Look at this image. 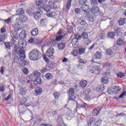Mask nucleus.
Listing matches in <instances>:
<instances>
[{
    "mask_svg": "<svg viewBox=\"0 0 126 126\" xmlns=\"http://www.w3.org/2000/svg\"><path fill=\"white\" fill-rule=\"evenodd\" d=\"M13 17L16 19V22H17V23H19V22L25 23V22L28 20V17L26 15H22L21 16L19 15H15Z\"/></svg>",
    "mask_w": 126,
    "mask_h": 126,
    "instance_id": "4",
    "label": "nucleus"
},
{
    "mask_svg": "<svg viewBox=\"0 0 126 126\" xmlns=\"http://www.w3.org/2000/svg\"><path fill=\"white\" fill-rule=\"evenodd\" d=\"M95 19H96V16L95 15L93 14H89L88 15V20L90 22H93V21H95Z\"/></svg>",
    "mask_w": 126,
    "mask_h": 126,
    "instance_id": "13",
    "label": "nucleus"
},
{
    "mask_svg": "<svg viewBox=\"0 0 126 126\" xmlns=\"http://www.w3.org/2000/svg\"><path fill=\"white\" fill-rule=\"evenodd\" d=\"M49 70V69H47V68H43L42 70H41V72L42 73H44L45 72H47V71H48Z\"/></svg>",
    "mask_w": 126,
    "mask_h": 126,
    "instance_id": "63",
    "label": "nucleus"
},
{
    "mask_svg": "<svg viewBox=\"0 0 126 126\" xmlns=\"http://www.w3.org/2000/svg\"><path fill=\"white\" fill-rule=\"evenodd\" d=\"M17 63H19L20 66L22 67L24 66V65H28V64H29V62L24 61V59H23L22 60H19Z\"/></svg>",
    "mask_w": 126,
    "mask_h": 126,
    "instance_id": "12",
    "label": "nucleus"
},
{
    "mask_svg": "<svg viewBox=\"0 0 126 126\" xmlns=\"http://www.w3.org/2000/svg\"><path fill=\"white\" fill-rule=\"evenodd\" d=\"M80 4H83V3H87V0H79Z\"/></svg>",
    "mask_w": 126,
    "mask_h": 126,
    "instance_id": "55",
    "label": "nucleus"
},
{
    "mask_svg": "<svg viewBox=\"0 0 126 126\" xmlns=\"http://www.w3.org/2000/svg\"><path fill=\"white\" fill-rule=\"evenodd\" d=\"M98 113L99 112L98 111V110H97V109H94L93 112V116L94 117H96V116L98 115Z\"/></svg>",
    "mask_w": 126,
    "mask_h": 126,
    "instance_id": "47",
    "label": "nucleus"
},
{
    "mask_svg": "<svg viewBox=\"0 0 126 126\" xmlns=\"http://www.w3.org/2000/svg\"><path fill=\"white\" fill-rule=\"evenodd\" d=\"M117 44L118 45V46H123L124 44H125V42H124V40L123 39H119L117 41Z\"/></svg>",
    "mask_w": 126,
    "mask_h": 126,
    "instance_id": "38",
    "label": "nucleus"
},
{
    "mask_svg": "<svg viewBox=\"0 0 126 126\" xmlns=\"http://www.w3.org/2000/svg\"><path fill=\"white\" fill-rule=\"evenodd\" d=\"M71 55L74 56V57H77L78 55V50H77V48L71 52Z\"/></svg>",
    "mask_w": 126,
    "mask_h": 126,
    "instance_id": "31",
    "label": "nucleus"
},
{
    "mask_svg": "<svg viewBox=\"0 0 126 126\" xmlns=\"http://www.w3.org/2000/svg\"><path fill=\"white\" fill-rule=\"evenodd\" d=\"M107 37L109 39H113L115 37V33L114 32H110L107 34Z\"/></svg>",
    "mask_w": 126,
    "mask_h": 126,
    "instance_id": "32",
    "label": "nucleus"
},
{
    "mask_svg": "<svg viewBox=\"0 0 126 126\" xmlns=\"http://www.w3.org/2000/svg\"><path fill=\"white\" fill-rule=\"evenodd\" d=\"M33 75L34 77L37 78V77H39L41 75V73L38 72V71H35L33 73Z\"/></svg>",
    "mask_w": 126,
    "mask_h": 126,
    "instance_id": "42",
    "label": "nucleus"
},
{
    "mask_svg": "<svg viewBox=\"0 0 126 126\" xmlns=\"http://www.w3.org/2000/svg\"><path fill=\"white\" fill-rule=\"evenodd\" d=\"M5 38H6V35H0V43H3V42H4V39H5Z\"/></svg>",
    "mask_w": 126,
    "mask_h": 126,
    "instance_id": "40",
    "label": "nucleus"
},
{
    "mask_svg": "<svg viewBox=\"0 0 126 126\" xmlns=\"http://www.w3.org/2000/svg\"><path fill=\"white\" fill-rule=\"evenodd\" d=\"M54 54H55V49L54 48H50L47 50L46 52V56L49 58H52Z\"/></svg>",
    "mask_w": 126,
    "mask_h": 126,
    "instance_id": "10",
    "label": "nucleus"
},
{
    "mask_svg": "<svg viewBox=\"0 0 126 126\" xmlns=\"http://www.w3.org/2000/svg\"><path fill=\"white\" fill-rule=\"evenodd\" d=\"M77 105V107H76V110H78L80 109V108H86L87 107V104L84 103L83 101H81V100H79L77 102H75Z\"/></svg>",
    "mask_w": 126,
    "mask_h": 126,
    "instance_id": "8",
    "label": "nucleus"
},
{
    "mask_svg": "<svg viewBox=\"0 0 126 126\" xmlns=\"http://www.w3.org/2000/svg\"><path fill=\"white\" fill-rule=\"evenodd\" d=\"M84 41H85V44H86L87 45H89V44L91 43V41L89 38H86L84 39Z\"/></svg>",
    "mask_w": 126,
    "mask_h": 126,
    "instance_id": "50",
    "label": "nucleus"
},
{
    "mask_svg": "<svg viewBox=\"0 0 126 126\" xmlns=\"http://www.w3.org/2000/svg\"><path fill=\"white\" fill-rule=\"evenodd\" d=\"M26 41L25 40L21 39L19 40L18 46L15 45L14 47V53L16 55L14 59V63H18L19 61L24 60L26 56H25V52L23 50V48L26 47Z\"/></svg>",
    "mask_w": 126,
    "mask_h": 126,
    "instance_id": "1",
    "label": "nucleus"
},
{
    "mask_svg": "<svg viewBox=\"0 0 126 126\" xmlns=\"http://www.w3.org/2000/svg\"><path fill=\"white\" fill-rule=\"evenodd\" d=\"M80 24L83 26L87 25V23L86 22V20L85 19H83L81 20Z\"/></svg>",
    "mask_w": 126,
    "mask_h": 126,
    "instance_id": "39",
    "label": "nucleus"
},
{
    "mask_svg": "<svg viewBox=\"0 0 126 126\" xmlns=\"http://www.w3.org/2000/svg\"><path fill=\"white\" fill-rule=\"evenodd\" d=\"M13 26L16 31H19V30H21V28L20 27V25H19V24H14Z\"/></svg>",
    "mask_w": 126,
    "mask_h": 126,
    "instance_id": "26",
    "label": "nucleus"
},
{
    "mask_svg": "<svg viewBox=\"0 0 126 126\" xmlns=\"http://www.w3.org/2000/svg\"><path fill=\"white\" fill-rule=\"evenodd\" d=\"M91 12L93 14H95L99 12V8L97 6H94L91 9Z\"/></svg>",
    "mask_w": 126,
    "mask_h": 126,
    "instance_id": "18",
    "label": "nucleus"
},
{
    "mask_svg": "<svg viewBox=\"0 0 126 126\" xmlns=\"http://www.w3.org/2000/svg\"><path fill=\"white\" fill-rule=\"evenodd\" d=\"M23 73H24V74H28V73H29V70H28V69L26 67H24L23 69Z\"/></svg>",
    "mask_w": 126,
    "mask_h": 126,
    "instance_id": "44",
    "label": "nucleus"
},
{
    "mask_svg": "<svg viewBox=\"0 0 126 126\" xmlns=\"http://www.w3.org/2000/svg\"><path fill=\"white\" fill-rule=\"evenodd\" d=\"M19 36L21 39H25L26 38V32L25 30L22 31V32L19 34Z\"/></svg>",
    "mask_w": 126,
    "mask_h": 126,
    "instance_id": "20",
    "label": "nucleus"
},
{
    "mask_svg": "<svg viewBox=\"0 0 126 126\" xmlns=\"http://www.w3.org/2000/svg\"><path fill=\"white\" fill-rule=\"evenodd\" d=\"M41 81L42 79H41V78L38 77L33 82L35 85H37V84H41Z\"/></svg>",
    "mask_w": 126,
    "mask_h": 126,
    "instance_id": "29",
    "label": "nucleus"
},
{
    "mask_svg": "<svg viewBox=\"0 0 126 126\" xmlns=\"http://www.w3.org/2000/svg\"><path fill=\"white\" fill-rule=\"evenodd\" d=\"M4 68H5L3 66L1 67V68H0V72L2 74V75H4L3 72H4Z\"/></svg>",
    "mask_w": 126,
    "mask_h": 126,
    "instance_id": "60",
    "label": "nucleus"
},
{
    "mask_svg": "<svg viewBox=\"0 0 126 126\" xmlns=\"http://www.w3.org/2000/svg\"><path fill=\"white\" fill-rule=\"evenodd\" d=\"M42 92H43V90L42 89V88H40V87L36 88L35 90V96H38V95H41Z\"/></svg>",
    "mask_w": 126,
    "mask_h": 126,
    "instance_id": "14",
    "label": "nucleus"
},
{
    "mask_svg": "<svg viewBox=\"0 0 126 126\" xmlns=\"http://www.w3.org/2000/svg\"><path fill=\"white\" fill-rule=\"evenodd\" d=\"M63 30H60L59 32H57L56 40V41H61L63 39Z\"/></svg>",
    "mask_w": 126,
    "mask_h": 126,
    "instance_id": "11",
    "label": "nucleus"
},
{
    "mask_svg": "<svg viewBox=\"0 0 126 126\" xmlns=\"http://www.w3.org/2000/svg\"><path fill=\"white\" fill-rule=\"evenodd\" d=\"M79 36V35L78 34H75L74 35L75 38L72 39L71 44L72 45L73 48H77V47H78V41H77V39H78Z\"/></svg>",
    "mask_w": 126,
    "mask_h": 126,
    "instance_id": "9",
    "label": "nucleus"
},
{
    "mask_svg": "<svg viewBox=\"0 0 126 126\" xmlns=\"http://www.w3.org/2000/svg\"><path fill=\"white\" fill-rule=\"evenodd\" d=\"M81 8L82 10L85 11V12H87V10H89V6L88 5H86L85 4H82L81 6Z\"/></svg>",
    "mask_w": 126,
    "mask_h": 126,
    "instance_id": "19",
    "label": "nucleus"
},
{
    "mask_svg": "<svg viewBox=\"0 0 126 126\" xmlns=\"http://www.w3.org/2000/svg\"><path fill=\"white\" fill-rule=\"evenodd\" d=\"M96 90L97 92H102V91H104V87L98 86L96 88Z\"/></svg>",
    "mask_w": 126,
    "mask_h": 126,
    "instance_id": "34",
    "label": "nucleus"
},
{
    "mask_svg": "<svg viewBox=\"0 0 126 126\" xmlns=\"http://www.w3.org/2000/svg\"><path fill=\"white\" fill-rule=\"evenodd\" d=\"M29 57L31 61H38L42 57L41 52L38 49H33L31 51L29 54Z\"/></svg>",
    "mask_w": 126,
    "mask_h": 126,
    "instance_id": "3",
    "label": "nucleus"
},
{
    "mask_svg": "<svg viewBox=\"0 0 126 126\" xmlns=\"http://www.w3.org/2000/svg\"><path fill=\"white\" fill-rule=\"evenodd\" d=\"M121 90H122V89L119 86L114 87L111 90H108V93L110 95H112V94H118L121 92Z\"/></svg>",
    "mask_w": 126,
    "mask_h": 126,
    "instance_id": "7",
    "label": "nucleus"
},
{
    "mask_svg": "<svg viewBox=\"0 0 126 126\" xmlns=\"http://www.w3.org/2000/svg\"><path fill=\"white\" fill-rule=\"evenodd\" d=\"M37 6H38L39 9H44L46 12H49L51 8H56L57 6L54 1H50L48 4L46 5L45 3H43L42 0H37L36 2Z\"/></svg>",
    "mask_w": 126,
    "mask_h": 126,
    "instance_id": "2",
    "label": "nucleus"
},
{
    "mask_svg": "<svg viewBox=\"0 0 126 126\" xmlns=\"http://www.w3.org/2000/svg\"><path fill=\"white\" fill-rule=\"evenodd\" d=\"M17 12L18 13V14H16V15H21V14L24 13V10H23V9L22 8H20L17 10Z\"/></svg>",
    "mask_w": 126,
    "mask_h": 126,
    "instance_id": "36",
    "label": "nucleus"
},
{
    "mask_svg": "<svg viewBox=\"0 0 126 126\" xmlns=\"http://www.w3.org/2000/svg\"><path fill=\"white\" fill-rule=\"evenodd\" d=\"M54 66V65H53L52 63H50V64H48L47 65V67H48L49 68H53V67Z\"/></svg>",
    "mask_w": 126,
    "mask_h": 126,
    "instance_id": "64",
    "label": "nucleus"
},
{
    "mask_svg": "<svg viewBox=\"0 0 126 126\" xmlns=\"http://www.w3.org/2000/svg\"><path fill=\"white\" fill-rule=\"evenodd\" d=\"M78 62L80 63H87V61L81 58L78 59Z\"/></svg>",
    "mask_w": 126,
    "mask_h": 126,
    "instance_id": "45",
    "label": "nucleus"
},
{
    "mask_svg": "<svg viewBox=\"0 0 126 126\" xmlns=\"http://www.w3.org/2000/svg\"><path fill=\"white\" fill-rule=\"evenodd\" d=\"M26 92H27V90H26L25 88H22L20 90L19 93L21 95H22V96H24V95L26 94Z\"/></svg>",
    "mask_w": 126,
    "mask_h": 126,
    "instance_id": "23",
    "label": "nucleus"
},
{
    "mask_svg": "<svg viewBox=\"0 0 126 126\" xmlns=\"http://www.w3.org/2000/svg\"><path fill=\"white\" fill-rule=\"evenodd\" d=\"M47 16L48 17H54V16H56V14L55 12H50V13H46Z\"/></svg>",
    "mask_w": 126,
    "mask_h": 126,
    "instance_id": "35",
    "label": "nucleus"
},
{
    "mask_svg": "<svg viewBox=\"0 0 126 126\" xmlns=\"http://www.w3.org/2000/svg\"><path fill=\"white\" fill-rule=\"evenodd\" d=\"M31 33L32 36H37V35H38L39 33V32H38V29H34L32 31Z\"/></svg>",
    "mask_w": 126,
    "mask_h": 126,
    "instance_id": "28",
    "label": "nucleus"
},
{
    "mask_svg": "<svg viewBox=\"0 0 126 126\" xmlns=\"http://www.w3.org/2000/svg\"><path fill=\"white\" fill-rule=\"evenodd\" d=\"M101 82L103 84H108L109 83V78L104 77L101 79Z\"/></svg>",
    "mask_w": 126,
    "mask_h": 126,
    "instance_id": "22",
    "label": "nucleus"
},
{
    "mask_svg": "<svg viewBox=\"0 0 126 126\" xmlns=\"http://www.w3.org/2000/svg\"><path fill=\"white\" fill-rule=\"evenodd\" d=\"M4 22L6 23V24H9L10 22H11V18H9L7 19L3 20Z\"/></svg>",
    "mask_w": 126,
    "mask_h": 126,
    "instance_id": "46",
    "label": "nucleus"
},
{
    "mask_svg": "<svg viewBox=\"0 0 126 126\" xmlns=\"http://www.w3.org/2000/svg\"><path fill=\"white\" fill-rule=\"evenodd\" d=\"M27 102H28V99L26 97H23L21 100L22 104H24V103H27Z\"/></svg>",
    "mask_w": 126,
    "mask_h": 126,
    "instance_id": "49",
    "label": "nucleus"
},
{
    "mask_svg": "<svg viewBox=\"0 0 126 126\" xmlns=\"http://www.w3.org/2000/svg\"><path fill=\"white\" fill-rule=\"evenodd\" d=\"M54 97L55 99H58L60 97V93H56L54 94Z\"/></svg>",
    "mask_w": 126,
    "mask_h": 126,
    "instance_id": "54",
    "label": "nucleus"
},
{
    "mask_svg": "<svg viewBox=\"0 0 126 126\" xmlns=\"http://www.w3.org/2000/svg\"><path fill=\"white\" fill-rule=\"evenodd\" d=\"M95 119L94 118H91L88 121V126H90L92 124V123H94L95 122Z\"/></svg>",
    "mask_w": 126,
    "mask_h": 126,
    "instance_id": "37",
    "label": "nucleus"
},
{
    "mask_svg": "<svg viewBox=\"0 0 126 126\" xmlns=\"http://www.w3.org/2000/svg\"><path fill=\"white\" fill-rule=\"evenodd\" d=\"M77 49L79 55H84V54H85L86 50L84 47H79Z\"/></svg>",
    "mask_w": 126,
    "mask_h": 126,
    "instance_id": "15",
    "label": "nucleus"
},
{
    "mask_svg": "<svg viewBox=\"0 0 126 126\" xmlns=\"http://www.w3.org/2000/svg\"><path fill=\"white\" fill-rule=\"evenodd\" d=\"M19 112L20 114H23V113H24V112H25V110H24V108L21 107V108H19Z\"/></svg>",
    "mask_w": 126,
    "mask_h": 126,
    "instance_id": "52",
    "label": "nucleus"
},
{
    "mask_svg": "<svg viewBox=\"0 0 126 126\" xmlns=\"http://www.w3.org/2000/svg\"><path fill=\"white\" fill-rule=\"evenodd\" d=\"M121 30L119 28H117L115 31L114 33H117V35H119V34H120Z\"/></svg>",
    "mask_w": 126,
    "mask_h": 126,
    "instance_id": "51",
    "label": "nucleus"
},
{
    "mask_svg": "<svg viewBox=\"0 0 126 126\" xmlns=\"http://www.w3.org/2000/svg\"><path fill=\"white\" fill-rule=\"evenodd\" d=\"M101 57H102V56L101 55V52H97L94 54V60H100V59H101Z\"/></svg>",
    "mask_w": 126,
    "mask_h": 126,
    "instance_id": "21",
    "label": "nucleus"
},
{
    "mask_svg": "<svg viewBox=\"0 0 126 126\" xmlns=\"http://www.w3.org/2000/svg\"><path fill=\"white\" fill-rule=\"evenodd\" d=\"M34 42H35V39L33 38H31L29 40V43H30V44H33V43H34Z\"/></svg>",
    "mask_w": 126,
    "mask_h": 126,
    "instance_id": "57",
    "label": "nucleus"
},
{
    "mask_svg": "<svg viewBox=\"0 0 126 126\" xmlns=\"http://www.w3.org/2000/svg\"><path fill=\"white\" fill-rule=\"evenodd\" d=\"M33 17L35 20H38L41 18V13L39 12H36L33 14Z\"/></svg>",
    "mask_w": 126,
    "mask_h": 126,
    "instance_id": "16",
    "label": "nucleus"
},
{
    "mask_svg": "<svg viewBox=\"0 0 126 126\" xmlns=\"http://www.w3.org/2000/svg\"><path fill=\"white\" fill-rule=\"evenodd\" d=\"M92 0V2L93 3H94V4H97V3H98V2H100V0Z\"/></svg>",
    "mask_w": 126,
    "mask_h": 126,
    "instance_id": "59",
    "label": "nucleus"
},
{
    "mask_svg": "<svg viewBox=\"0 0 126 126\" xmlns=\"http://www.w3.org/2000/svg\"><path fill=\"white\" fill-rule=\"evenodd\" d=\"M105 53L108 56H112L114 54V51L111 49H107Z\"/></svg>",
    "mask_w": 126,
    "mask_h": 126,
    "instance_id": "33",
    "label": "nucleus"
},
{
    "mask_svg": "<svg viewBox=\"0 0 126 126\" xmlns=\"http://www.w3.org/2000/svg\"><path fill=\"white\" fill-rule=\"evenodd\" d=\"M4 86L3 85L0 87V91L1 92H4Z\"/></svg>",
    "mask_w": 126,
    "mask_h": 126,
    "instance_id": "62",
    "label": "nucleus"
},
{
    "mask_svg": "<svg viewBox=\"0 0 126 126\" xmlns=\"http://www.w3.org/2000/svg\"><path fill=\"white\" fill-rule=\"evenodd\" d=\"M80 85L81 87H83L84 88V87H86V85H87V81L85 80H82L80 83Z\"/></svg>",
    "mask_w": 126,
    "mask_h": 126,
    "instance_id": "27",
    "label": "nucleus"
},
{
    "mask_svg": "<svg viewBox=\"0 0 126 126\" xmlns=\"http://www.w3.org/2000/svg\"><path fill=\"white\" fill-rule=\"evenodd\" d=\"M5 45L6 49H10V45L8 42H5Z\"/></svg>",
    "mask_w": 126,
    "mask_h": 126,
    "instance_id": "61",
    "label": "nucleus"
},
{
    "mask_svg": "<svg viewBox=\"0 0 126 126\" xmlns=\"http://www.w3.org/2000/svg\"><path fill=\"white\" fill-rule=\"evenodd\" d=\"M75 12L76 14H79L81 12V10L79 8H76L75 9Z\"/></svg>",
    "mask_w": 126,
    "mask_h": 126,
    "instance_id": "56",
    "label": "nucleus"
},
{
    "mask_svg": "<svg viewBox=\"0 0 126 126\" xmlns=\"http://www.w3.org/2000/svg\"><path fill=\"white\" fill-rule=\"evenodd\" d=\"M90 72L93 74H99L101 72V68H100L98 65L94 66L92 63L90 65Z\"/></svg>",
    "mask_w": 126,
    "mask_h": 126,
    "instance_id": "5",
    "label": "nucleus"
},
{
    "mask_svg": "<svg viewBox=\"0 0 126 126\" xmlns=\"http://www.w3.org/2000/svg\"><path fill=\"white\" fill-rule=\"evenodd\" d=\"M5 58L7 61H10V60H11V53H8V54L5 56Z\"/></svg>",
    "mask_w": 126,
    "mask_h": 126,
    "instance_id": "43",
    "label": "nucleus"
},
{
    "mask_svg": "<svg viewBox=\"0 0 126 126\" xmlns=\"http://www.w3.org/2000/svg\"><path fill=\"white\" fill-rule=\"evenodd\" d=\"M72 2H75V0H68L66 4L67 9H69V8H70V5Z\"/></svg>",
    "mask_w": 126,
    "mask_h": 126,
    "instance_id": "25",
    "label": "nucleus"
},
{
    "mask_svg": "<svg viewBox=\"0 0 126 126\" xmlns=\"http://www.w3.org/2000/svg\"><path fill=\"white\" fill-rule=\"evenodd\" d=\"M26 12L29 15H32V9H28L27 10H26Z\"/></svg>",
    "mask_w": 126,
    "mask_h": 126,
    "instance_id": "53",
    "label": "nucleus"
},
{
    "mask_svg": "<svg viewBox=\"0 0 126 126\" xmlns=\"http://www.w3.org/2000/svg\"><path fill=\"white\" fill-rule=\"evenodd\" d=\"M126 95V92L124 91L123 93H122L120 96L119 98L121 99V98H124V96Z\"/></svg>",
    "mask_w": 126,
    "mask_h": 126,
    "instance_id": "58",
    "label": "nucleus"
},
{
    "mask_svg": "<svg viewBox=\"0 0 126 126\" xmlns=\"http://www.w3.org/2000/svg\"><path fill=\"white\" fill-rule=\"evenodd\" d=\"M126 24V21L125 19H121L119 22V24L120 26Z\"/></svg>",
    "mask_w": 126,
    "mask_h": 126,
    "instance_id": "41",
    "label": "nucleus"
},
{
    "mask_svg": "<svg viewBox=\"0 0 126 126\" xmlns=\"http://www.w3.org/2000/svg\"><path fill=\"white\" fill-rule=\"evenodd\" d=\"M83 39L85 40V39H88V34L86 32H84L82 34Z\"/></svg>",
    "mask_w": 126,
    "mask_h": 126,
    "instance_id": "48",
    "label": "nucleus"
},
{
    "mask_svg": "<svg viewBox=\"0 0 126 126\" xmlns=\"http://www.w3.org/2000/svg\"><path fill=\"white\" fill-rule=\"evenodd\" d=\"M65 48V44L63 42H61L58 45V48L60 51H63Z\"/></svg>",
    "mask_w": 126,
    "mask_h": 126,
    "instance_id": "17",
    "label": "nucleus"
},
{
    "mask_svg": "<svg viewBox=\"0 0 126 126\" xmlns=\"http://www.w3.org/2000/svg\"><path fill=\"white\" fill-rule=\"evenodd\" d=\"M45 77L46 79H48V80H50V79H52V78H53V76L52 74L50 73H47L45 74Z\"/></svg>",
    "mask_w": 126,
    "mask_h": 126,
    "instance_id": "30",
    "label": "nucleus"
},
{
    "mask_svg": "<svg viewBox=\"0 0 126 126\" xmlns=\"http://www.w3.org/2000/svg\"><path fill=\"white\" fill-rule=\"evenodd\" d=\"M68 93L69 94V100L68 101V103H71L72 101H74L75 99V98H76V96L74 95V89L71 88L69 89V91L68 92Z\"/></svg>",
    "mask_w": 126,
    "mask_h": 126,
    "instance_id": "6",
    "label": "nucleus"
},
{
    "mask_svg": "<svg viewBox=\"0 0 126 126\" xmlns=\"http://www.w3.org/2000/svg\"><path fill=\"white\" fill-rule=\"evenodd\" d=\"M125 76H126V74L122 72H119L117 74V77H118V78H123L125 77Z\"/></svg>",
    "mask_w": 126,
    "mask_h": 126,
    "instance_id": "24",
    "label": "nucleus"
}]
</instances>
